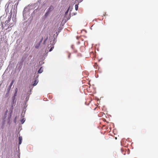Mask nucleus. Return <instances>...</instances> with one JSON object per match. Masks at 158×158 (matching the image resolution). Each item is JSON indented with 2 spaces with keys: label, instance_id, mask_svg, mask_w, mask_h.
<instances>
[{
  "label": "nucleus",
  "instance_id": "obj_4",
  "mask_svg": "<svg viewBox=\"0 0 158 158\" xmlns=\"http://www.w3.org/2000/svg\"><path fill=\"white\" fill-rule=\"evenodd\" d=\"M37 82L36 80L34 82V83L33 84V86H35L37 84Z\"/></svg>",
  "mask_w": 158,
  "mask_h": 158
},
{
  "label": "nucleus",
  "instance_id": "obj_12",
  "mask_svg": "<svg viewBox=\"0 0 158 158\" xmlns=\"http://www.w3.org/2000/svg\"><path fill=\"white\" fill-rule=\"evenodd\" d=\"M47 39H46L44 41V44H45V43L46 42V41L47 40Z\"/></svg>",
  "mask_w": 158,
  "mask_h": 158
},
{
  "label": "nucleus",
  "instance_id": "obj_7",
  "mask_svg": "<svg viewBox=\"0 0 158 158\" xmlns=\"http://www.w3.org/2000/svg\"><path fill=\"white\" fill-rule=\"evenodd\" d=\"M53 8V7L52 6H51L49 8V10H50V9H52Z\"/></svg>",
  "mask_w": 158,
  "mask_h": 158
},
{
  "label": "nucleus",
  "instance_id": "obj_13",
  "mask_svg": "<svg viewBox=\"0 0 158 158\" xmlns=\"http://www.w3.org/2000/svg\"><path fill=\"white\" fill-rule=\"evenodd\" d=\"M43 40V38H42V39H41V40H40V42L41 43L42 42V41Z\"/></svg>",
  "mask_w": 158,
  "mask_h": 158
},
{
  "label": "nucleus",
  "instance_id": "obj_8",
  "mask_svg": "<svg viewBox=\"0 0 158 158\" xmlns=\"http://www.w3.org/2000/svg\"><path fill=\"white\" fill-rule=\"evenodd\" d=\"M15 156H17V158H20L19 156V155L18 154H17V155L15 154Z\"/></svg>",
  "mask_w": 158,
  "mask_h": 158
},
{
  "label": "nucleus",
  "instance_id": "obj_5",
  "mask_svg": "<svg viewBox=\"0 0 158 158\" xmlns=\"http://www.w3.org/2000/svg\"><path fill=\"white\" fill-rule=\"evenodd\" d=\"M52 45V47H51V48H50V49L49 50V52H51V51L52 50V49L54 48V46H53V45Z\"/></svg>",
  "mask_w": 158,
  "mask_h": 158
},
{
  "label": "nucleus",
  "instance_id": "obj_6",
  "mask_svg": "<svg viewBox=\"0 0 158 158\" xmlns=\"http://www.w3.org/2000/svg\"><path fill=\"white\" fill-rule=\"evenodd\" d=\"M75 9L76 10H78V6L77 5H76L75 6Z\"/></svg>",
  "mask_w": 158,
  "mask_h": 158
},
{
  "label": "nucleus",
  "instance_id": "obj_10",
  "mask_svg": "<svg viewBox=\"0 0 158 158\" xmlns=\"http://www.w3.org/2000/svg\"><path fill=\"white\" fill-rule=\"evenodd\" d=\"M71 48H72V49H74V46L73 45H71Z\"/></svg>",
  "mask_w": 158,
  "mask_h": 158
},
{
  "label": "nucleus",
  "instance_id": "obj_14",
  "mask_svg": "<svg viewBox=\"0 0 158 158\" xmlns=\"http://www.w3.org/2000/svg\"><path fill=\"white\" fill-rule=\"evenodd\" d=\"M10 18H11V17H10V18L9 19V20H10ZM8 21H9V20H8Z\"/></svg>",
  "mask_w": 158,
  "mask_h": 158
},
{
  "label": "nucleus",
  "instance_id": "obj_15",
  "mask_svg": "<svg viewBox=\"0 0 158 158\" xmlns=\"http://www.w3.org/2000/svg\"><path fill=\"white\" fill-rule=\"evenodd\" d=\"M13 26V25L12 26ZM12 27V26H11V27Z\"/></svg>",
  "mask_w": 158,
  "mask_h": 158
},
{
  "label": "nucleus",
  "instance_id": "obj_9",
  "mask_svg": "<svg viewBox=\"0 0 158 158\" xmlns=\"http://www.w3.org/2000/svg\"><path fill=\"white\" fill-rule=\"evenodd\" d=\"M25 121V120H24V119H23L22 120V123H23Z\"/></svg>",
  "mask_w": 158,
  "mask_h": 158
},
{
  "label": "nucleus",
  "instance_id": "obj_1",
  "mask_svg": "<svg viewBox=\"0 0 158 158\" xmlns=\"http://www.w3.org/2000/svg\"><path fill=\"white\" fill-rule=\"evenodd\" d=\"M14 80H12L11 82V83H10L8 88L7 89V90H8V91H10V90L11 89V86H12L14 82Z\"/></svg>",
  "mask_w": 158,
  "mask_h": 158
},
{
  "label": "nucleus",
  "instance_id": "obj_2",
  "mask_svg": "<svg viewBox=\"0 0 158 158\" xmlns=\"http://www.w3.org/2000/svg\"><path fill=\"white\" fill-rule=\"evenodd\" d=\"M19 144H20L22 143V138L21 136H20L19 137Z\"/></svg>",
  "mask_w": 158,
  "mask_h": 158
},
{
  "label": "nucleus",
  "instance_id": "obj_16",
  "mask_svg": "<svg viewBox=\"0 0 158 158\" xmlns=\"http://www.w3.org/2000/svg\"><path fill=\"white\" fill-rule=\"evenodd\" d=\"M13 26V25L12 26ZM12 27V26H11V27Z\"/></svg>",
  "mask_w": 158,
  "mask_h": 158
},
{
  "label": "nucleus",
  "instance_id": "obj_11",
  "mask_svg": "<svg viewBox=\"0 0 158 158\" xmlns=\"http://www.w3.org/2000/svg\"><path fill=\"white\" fill-rule=\"evenodd\" d=\"M11 107H12V108L11 109V111L12 112V111L13 110V106L12 105L11 106Z\"/></svg>",
  "mask_w": 158,
  "mask_h": 158
},
{
  "label": "nucleus",
  "instance_id": "obj_3",
  "mask_svg": "<svg viewBox=\"0 0 158 158\" xmlns=\"http://www.w3.org/2000/svg\"><path fill=\"white\" fill-rule=\"evenodd\" d=\"M43 72V69L42 67L40 68V69L38 71V73H41Z\"/></svg>",
  "mask_w": 158,
  "mask_h": 158
}]
</instances>
